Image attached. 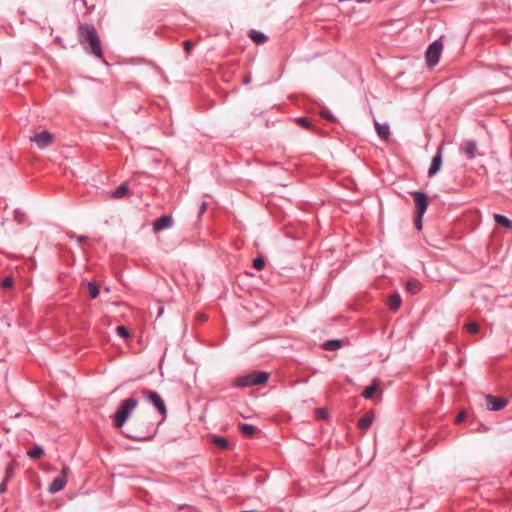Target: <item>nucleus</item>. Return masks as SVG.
Wrapping results in <instances>:
<instances>
[{
	"mask_svg": "<svg viewBox=\"0 0 512 512\" xmlns=\"http://www.w3.org/2000/svg\"><path fill=\"white\" fill-rule=\"evenodd\" d=\"M78 41L86 52L102 59L103 51L96 28L92 24L80 23L77 29Z\"/></svg>",
	"mask_w": 512,
	"mask_h": 512,
	"instance_id": "obj_1",
	"label": "nucleus"
},
{
	"mask_svg": "<svg viewBox=\"0 0 512 512\" xmlns=\"http://www.w3.org/2000/svg\"><path fill=\"white\" fill-rule=\"evenodd\" d=\"M137 405L138 401L133 397L127 398L121 402L117 412L113 416L116 428L123 427L124 423L127 421Z\"/></svg>",
	"mask_w": 512,
	"mask_h": 512,
	"instance_id": "obj_2",
	"label": "nucleus"
},
{
	"mask_svg": "<svg viewBox=\"0 0 512 512\" xmlns=\"http://www.w3.org/2000/svg\"><path fill=\"white\" fill-rule=\"evenodd\" d=\"M269 379V373L265 371H254L250 374L240 376L236 379L237 387H251L254 385L265 384Z\"/></svg>",
	"mask_w": 512,
	"mask_h": 512,
	"instance_id": "obj_3",
	"label": "nucleus"
},
{
	"mask_svg": "<svg viewBox=\"0 0 512 512\" xmlns=\"http://www.w3.org/2000/svg\"><path fill=\"white\" fill-rule=\"evenodd\" d=\"M442 50L443 43L441 40H435L428 46L425 53V59L429 67H434L438 64Z\"/></svg>",
	"mask_w": 512,
	"mask_h": 512,
	"instance_id": "obj_4",
	"label": "nucleus"
},
{
	"mask_svg": "<svg viewBox=\"0 0 512 512\" xmlns=\"http://www.w3.org/2000/svg\"><path fill=\"white\" fill-rule=\"evenodd\" d=\"M143 397L148 400L150 403L154 405V407L158 410L162 418H166L167 416V408L164 403L162 397L156 392L152 390L143 389L141 391Z\"/></svg>",
	"mask_w": 512,
	"mask_h": 512,
	"instance_id": "obj_5",
	"label": "nucleus"
},
{
	"mask_svg": "<svg viewBox=\"0 0 512 512\" xmlns=\"http://www.w3.org/2000/svg\"><path fill=\"white\" fill-rule=\"evenodd\" d=\"M68 472L69 468L67 466H63L61 473L50 483L48 487V492L50 494H55L64 489L67 483Z\"/></svg>",
	"mask_w": 512,
	"mask_h": 512,
	"instance_id": "obj_6",
	"label": "nucleus"
},
{
	"mask_svg": "<svg viewBox=\"0 0 512 512\" xmlns=\"http://www.w3.org/2000/svg\"><path fill=\"white\" fill-rule=\"evenodd\" d=\"M30 140L34 142L39 149H44L52 144L53 135L48 131H41L31 137Z\"/></svg>",
	"mask_w": 512,
	"mask_h": 512,
	"instance_id": "obj_7",
	"label": "nucleus"
},
{
	"mask_svg": "<svg viewBox=\"0 0 512 512\" xmlns=\"http://www.w3.org/2000/svg\"><path fill=\"white\" fill-rule=\"evenodd\" d=\"M414 196L415 206H416V213H419V216H423L424 213L427 210L428 207V196L426 193L421 191H414L412 192Z\"/></svg>",
	"mask_w": 512,
	"mask_h": 512,
	"instance_id": "obj_8",
	"label": "nucleus"
},
{
	"mask_svg": "<svg viewBox=\"0 0 512 512\" xmlns=\"http://www.w3.org/2000/svg\"><path fill=\"white\" fill-rule=\"evenodd\" d=\"M487 408L491 411H499L506 407L507 400L503 397L487 395L486 396Z\"/></svg>",
	"mask_w": 512,
	"mask_h": 512,
	"instance_id": "obj_9",
	"label": "nucleus"
},
{
	"mask_svg": "<svg viewBox=\"0 0 512 512\" xmlns=\"http://www.w3.org/2000/svg\"><path fill=\"white\" fill-rule=\"evenodd\" d=\"M173 226V218L171 215H163L153 222V231L155 233Z\"/></svg>",
	"mask_w": 512,
	"mask_h": 512,
	"instance_id": "obj_10",
	"label": "nucleus"
},
{
	"mask_svg": "<svg viewBox=\"0 0 512 512\" xmlns=\"http://www.w3.org/2000/svg\"><path fill=\"white\" fill-rule=\"evenodd\" d=\"M441 166H442V148L439 147L437 153L432 158V162H431V165L428 170V175L429 176L435 175L441 169Z\"/></svg>",
	"mask_w": 512,
	"mask_h": 512,
	"instance_id": "obj_11",
	"label": "nucleus"
},
{
	"mask_svg": "<svg viewBox=\"0 0 512 512\" xmlns=\"http://www.w3.org/2000/svg\"><path fill=\"white\" fill-rule=\"evenodd\" d=\"M374 421V413L373 411L367 412L363 417H361L358 421V428L362 431L368 430Z\"/></svg>",
	"mask_w": 512,
	"mask_h": 512,
	"instance_id": "obj_12",
	"label": "nucleus"
},
{
	"mask_svg": "<svg viewBox=\"0 0 512 512\" xmlns=\"http://www.w3.org/2000/svg\"><path fill=\"white\" fill-rule=\"evenodd\" d=\"M375 129L377 132V135L381 140L387 141L390 137V127L388 124L384 123L381 124L378 121H375Z\"/></svg>",
	"mask_w": 512,
	"mask_h": 512,
	"instance_id": "obj_13",
	"label": "nucleus"
},
{
	"mask_svg": "<svg viewBox=\"0 0 512 512\" xmlns=\"http://www.w3.org/2000/svg\"><path fill=\"white\" fill-rule=\"evenodd\" d=\"M155 433H156V430H153V431L148 432L146 434L127 432L125 435H126V437H128L130 439H133V440H144V441H147V440H151L154 437Z\"/></svg>",
	"mask_w": 512,
	"mask_h": 512,
	"instance_id": "obj_14",
	"label": "nucleus"
},
{
	"mask_svg": "<svg viewBox=\"0 0 512 512\" xmlns=\"http://www.w3.org/2000/svg\"><path fill=\"white\" fill-rule=\"evenodd\" d=\"M249 37L257 45L264 44L268 40V37L264 33L256 31V30H251L249 32Z\"/></svg>",
	"mask_w": 512,
	"mask_h": 512,
	"instance_id": "obj_15",
	"label": "nucleus"
},
{
	"mask_svg": "<svg viewBox=\"0 0 512 512\" xmlns=\"http://www.w3.org/2000/svg\"><path fill=\"white\" fill-rule=\"evenodd\" d=\"M387 305L390 310L396 311L401 305V297L398 293L391 295L388 299Z\"/></svg>",
	"mask_w": 512,
	"mask_h": 512,
	"instance_id": "obj_16",
	"label": "nucleus"
},
{
	"mask_svg": "<svg viewBox=\"0 0 512 512\" xmlns=\"http://www.w3.org/2000/svg\"><path fill=\"white\" fill-rule=\"evenodd\" d=\"M494 220L495 222L505 228H512V221L508 219L506 216L501 214H494Z\"/></svg>",
	"mask_w": 512,
	"mask_h": 512,
	"instance_id": "obj_17",
	"label": "nucleus"
},
{
	"mask_svg": "<svg viewBox=\"0 0 512 512\" xmlns=\"http://www.w3.org/2000/svg\"><path fill=\"white\" fill-rule=\"evenodd\" d=\"M240 431L243 435L251 437L257 431V427L251 424L241 423L239 425Z\"/></svg>",
	"mask_w": 512,
	"mask_h": 512,
	"instance_id": "obj_18",
	"label": "nucleus"
},
{
	"mask_svg": "<svg viewBox=\"0 0 512 512\" xmlns=\"http://www.w3.org/2000/svg\"><path fill=\"white\" fill-rule=\"evenodd\" d=\"M16 467H17V462L15 460H11L7 464V466L5 468V476H4L5 481H9L13 477Z\"/></svg>",
	"mask_w": 512,
	"mask_h": 512,
	"instance_id": "obj_19",
	"label": "nucleus"
},
{
	"mask_svg": "<svg viewBox=\"0 0 512 512\" xmlns=\"http://www.w3.org/2000/svg\"><path fill=\"white\" fill-rule=\"evenodd\" d=\"M129 191V188L126 183L121 184L117 187V189L112 193V197L119 199L124 197Z\"/></svg>",
	"mask_w": 512,
	"mask_h": 512,
	"instance_id": "obj_20",
	"label": "nucleus"
},
{
	"mask_svg": "<svg viewBox=\"0 0 512 512\" xmlns=\"http://www.w3.org/2000/svg\"><path fill=\"white\" fill-rule=\"evenodd\" d=\"M342 346V342L340 340H329L323 344V348L327 351H335L338 350Z\"/></svg>",
	"mask_w": 512,
	"mask_h": 512,
	"instance_id": "obj_21",
	"label": "nucleus"
},
{
	"mask_svg": "<svg viewBox=\"0 0 512 512\" xmlns=\"http://www.w3.org/2000/svg\"><path fill=\"white\" fill-rule=\"evenodd\" d=\"M477 149V144L474 141H469L465 146V154L469 159H473L475 157V151Z\"/></svg>",
	"mask_w": 512,
	"mask_h": 512,
	"instance_id": "obj_22",
	"label": "nucleus"
},
{
	"mask_svg": "<svg viewBox=\"0 0 512 512\" xmlns=\"http://www.w3.org/2000/svg\"><path fill=\"white\" fill-rule=\"evenodd\" d=\"M378 389V386H377V383L376 381L373 382L372 385H369L367 386L363 393H362V396L365 398V399H370L372 398V396L375 394V392L377 391Z\"/></svg>",
	"mask_w": 512,
	"mask_h": 512,
	"instance_id": "obj_23",
	"label": "nucleus"
},
{
	"mask_svg": "<svg viewBox=\"0 0 512 512\" xmlns=\"http://www.w3.org/2000/svg\"><path fill=\"white\" fill-rule=\"evenodd\" d=\"M44 454V450L41 446L36 445L33 449L27 452V455L32 459H38Z\"/></svg>",
	"mask_w": 512,
	"mask_h": 512,
	"instance_id": "obj_24",
	"label": "nucleus"
},
{
	"mask_svg": "<svg viewBox=\"0 0 512 512\" xmlns=\"http://www.w3.org/2000/svg\"><path fill=\"white\" fill-rule=\"evenodd\" d=\"M87 289L91 298L95 299L99 295V288L93 282L87 284Z\"/></svg>",
	"mask_w": 512,
	"mask_h": 512,
	"instance_id": "obj_25",
	"label": "nucleus"
},
{
	"mask_svg": "<svg viewBox=\"0 0 512 512\" xmlns=\"http://www.w3.org/2000/svg\"><path fill=\"white\" fill-rule=\"evenodd\" d=\"M213 442L217 447L221 449H227L229 447L228 441L223 437L216 436L214 437Z\"/></svg>",
	"mask_w": 512,
	"mask_h": 512,
	"instance_id": "obj_26",
	"label": "nucleus"
},
{
	"mask_svg": "<svg viewBox=\"0 0 512 512\" xmlns=\"http://www.w3.org/2000/svg\"><path fill=\"white\" fill-rule=\"evenodd\" d=\"M406 289L415 294L420 290L419 283L417 281H407Z\"/></svg>",
	"mask_w": 512,
	"mask_h": 512,
	"instance_id": "obj_27",
	"label": "nucleus"
},
{
	"mask_svg": "<svg viewBox=\"0 0 512 512\" xmlns=\"http://www.w3.org/2000/svg\"><path fill=\"white\" fill-rule=\"evenodd\" d=\"M116 333L118 336L125 338V339L130 337L129 330L125 326H122V325L116 327Z\"/></svg>",
	"mask_w": 512,
	"mask_h": 512,
	"instance_id": "obj_28",
	"label": "nucleus"
},
{
	"mask_svg": "<svg viewBox=\"0 0 512 512\" xmlns=\"http://www.w3.org/2000/svg\"><path fill=\"white\" fill-rule=\"evenodd\" d=\"M253 267L256 270H259V271L264 269V267H265V260L263 259V257H256L253 260Z\"/></svg>",
	"mask_w": 512,
	"mask_h": 512,
	"instance_id": "obj_29",
	"label": "nucleus"
},
{
	"mask_svg": "<svg viewBox=\"0 0 512 512\" xmlns=\"http://www.w3.org/2000/svg\"><path fill=\"white\" fill-rule=\"evenodd\" d=\"M315 416L318 420H325L328 418V411L324 408H318L315 410Z\"/></svg>",
	"mask_w": 512,
	"mask_h": 512,
	"instance_id": "obj_30",
	"label": "nucleus"
},
{
	"mask_svg": "<svg viewBox=\"0 0 512 512\" xmlns=\"http://www.w3.org/2000/svg\"><path fill=\"white\" fill-rule=\"evenodd\" d=\"M466 328L469 333L476 334L479 331V326L475 322H470L466 325Z\"/></svg>",
	"mask_w": 512,
	"mask_h": 512,
	"instance_id": "obj_31",
	"label": "nucleus"
},
{
	"mask_svg": "<svg viewBox=\"0 0 512 512\" xmlns=\"http://www.w3.org/2000/svg\"><path fill=\"white\" fill-rule=\"evenodd\" d=\"M297 122L299 125H301L303 128H306V129H310L312 126L310 121L305 117L298 118Z\"/></svg>",
	"mask_w": 512,
	"mask_h": 512,
	"instance_id": "obj_32",
	"label": "nucleus"
},
{
	"mask_svg": "<svg viewBox=\"0 0 512 512\" xmlns=\"http://www.w3.org/2000/svg\"><path fill=\"white\" fill-rule=\"evenodd\" d=\"M14 279L12 277H6L2 280L1 286L3 288H10L13 286Z\"/></svg>",
	"mask_w": 512,
	"mask_h": 512,
	"instance_id": "obj_33",
	"label": "nucleus"
},
{
	"mask_svg": "<svg viewBox=\"0 0 512 512\" xmlns=\"http://www.w3.org/2000/svg\"><path fill=\"white\" fill-rule=\"evenodd\" d=\"M422 217L423 216H419V213H416L415 226L418 230L422 229Z\"/></svg>",
	"mask_w": 512,
	"mask_h": 512,
	"instance_id": "obj_34",
	"label": "nucleus"
},
{
	"mask_svg": "<svg viewBox=\"0 0 512 512\" xmlns=\"http://www.w3.org/2000/svg\"><path fill=\"white\" fill-rule=\"evenodd\" d=\"M466 418V413L464 411L460 412L457 416H456V419H455V422L457 424L461 423L462 421H464Z\"/></svg>",
	"mask_w": 512,
	"mask_h": 512,
	"instance_id": "obj_35",
	"label": "nucleus"
},
{
	"mask_svg": "<svg viewBox=\"0 0 512 512\" xmlns=\"http://www.w3.org/2000/svg\"><path fill=\"white\" fill-rule=\"evenodd\" d=\"M208 204L207 202L203 201L199 208V216L203 215L207 210Z\"/></svg>",
	"mask_w": 512,
	"mask_h": 512,
	"instance_id": "obj_36",
	"label": "nucleus"
},
{
	"mask_svg": "<svg viewBox=\"0 0 512 512\" xmlns=\"http://www.w3.org/2000/svg\"><path fill=\"white\" fill-rule=\"evenodd\" d=\"M192 47H193V43L190 40H186L184 42V49L187 53H189L191 51Z\"/></svg>",
	"mask_w": 512,
	"mask_h": 512,
	"instance_id": "obj_37",
	"label": "nucleus"
},
{
	"mask_svg": "<svg viewBox=\"0 0 512 512\" xmlns=\"http://www.w3.org/2000/svg\"><path fill=\"white\" fill-rule=\"evenodd\" d=\"M7 482L5 479H3L2 483L0 484V493H5L7 491Z\"/></svg>",
	"mask_w": 512,
	"mask_h": 512,
	"instance_id": "obj_38",
	"label": "nucleus"
},
{
	"mask_svg": "<svg viewBox=\"0 0 512 512\" xmlns=\"http://www.w3.org/2000/svg\"><path fill=\"white\" fill-rule=\"evenodd\" d=\"M87 240V236H84V235H81V236H77V241L82 243L84 241Z\"/></svg>",
	"mask_w": 512,
	"mask_h": 512,
	"instance_id": "obj_39",
	"label": "nucleus"
},
{
	"mask_svg": "<svg viewBox=\"0 0 512 512\" xmlns=\"http://www.w3.org/2000/svg\"><path fill=\"white\" fill-rule=\"evenodd\" d=\"M80 3L83 6H86V0H75V4Z\"/></svg>",
	"mask_w": 512,
	"mask_h": 512,
	"instance_id": "obj_40",
	"label": "nucleus"
},
{
	"mask_svg": "<svg viewBox=\"0 0 512 512\" xmlns=\"http://www.w3.org/2000/svg\"><path fill=\"white\" fill-rule=\"evenodd\" d=\"M358 3H365V2H369L370 0H356Z\"/></svg>",
	"mask_w": 512,
	"mask_h": 512,
	"instance_id": "obj_41",
	"label": "nucleus"
}]
</instances>
